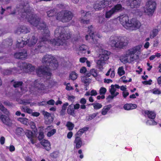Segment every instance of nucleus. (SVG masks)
<instances>
[{"label": "nucleus", "mask_w": 161, "mask_h": 161, "mask_svg": "<svg viewBox=\"0 0 161 161\" xmlns=\"http://www.w3.org/2000/svg\"><path fill=\"white\" fill-rule=\"evenodd\" d=\"M27 0H22L20 4L17 5L15 10L11 13V14H16L20 16V18L26 19L30 23L37 29L44 31L43 36L40 39L42 40H48L50 36L49 31L43 21L36 14L31 12ZM18 17L20 18L19 16Z\"/></svg>", "instance_id": "1"}, {"label": "nucleus", "mask_w": 161, "mask_h": 161, "mask_svg": "<svg viewBox=\"0 0 161 161\" xmlns=\"http://www.w3.org/2000/svg\"><path fill=\"white\" fill-rule=\"evenodd\" d=\"M42 62L47 66H41L36 69V73L39 77L44 76L50 77L51 75L50 69L55 70L58 66L57 60L51 55H44L42 59Z\"/></svg>", "instance_id": "2"}, {"label": "nucleus", "mask_w": 161, "mask_h": 161, "mask_svg": "<svg viewBox=\"0 0 161 161\" xmlns=\"http://www.w3.org/2000/svg\"><path fill=\"white\" fill-rule=\"evenodd\" d=\"M142 47V45H139L133 47L132 48L128 50L125 52V57L122 58L121 59L122 61L124 63H126L129 62L128 58L127 57L130 56V60L131 62H133L135 60L136 58L135 57L134 54L136 53H138L141 51V48Z\"/></svg>", "instance_id": "3"}, {"label": "nucleus", "mask_w": 161, "mask_h": 161, "mask_svg": "<svg viewBox=\"0 0 161 161\" xmlns=\"http://www.w3.org/2000/svg\"><path fill=\"white\" fill-rule=\"evenodd\" d=\"M47 42L51 46H53L56 48H60L66 50L69 45L68 41H40L39 44H37V49L39 50L41 48H43L44 46L42 43L44 42Z\"/></svg>", "instance_id": "4"}, {"label": "nucleus", "mask_w": 161, "mask_h": 161, "mask_svg": "<svg viewBox=\"0 0 161 161\" xmlns=\"http://www.w3.org/2000/svg\"><path fill=\"white\" fill-rule=\"evenodd\" d=\"M101 51L102 53L99 54V59L96 62L97 67L100 69H103V66L105 64V61L108 59V56L110 54V52L103 49H101Z\"/></svg>", "instance_id": "5"}, {"label": "nucleus", "mask_w": 161, "mask_h": 161, "mask_svg": "<svg viewBox=\"0 0 161 161\" xmlns=\"http://www.w3.org/2000/svg\"><path fill=\"white\" fill-rule=\"evenodd\" d=\"M64 28L62 26L58 27L55 31V35L57 38V40H66L69 39L71 36L69 33L65 34L64 32Z\"/></svg>", "instance_id": "6"}, {"label": "nucleus", "mask_w": 161, "mask_h": 161, "mask_svg": "<svg viewBox=\"0 0 161 161\" xmlns=\"http://www.w3.org/2000/svg\"><path fill=\"white\" fill-rule=\"evenodd\" d=\"M73 15L72 13L68 11H62L57 14L56 19L62 22H68L72 19Z\"/></svg>", "instance_id": "7"}, {"label": "nucleus", "mask_w": 161, "mask_h": 161, "mask_svg": "<svg viewBox=\"0 0 161 161\" xmlns=\"http://www.w3.org/2000/svg\"><path fill=\"white\" fill-rule=\"evenodd\" d=\"M156 3L152 0L148 1L147 3L146 7L144 8V12L149 16H152L156 8Z\"/></svg>", "instance_id": "8"}, {"label": "nucleus", "mask_w": 161, "mask_h": 161, "mask_svg": "<svg viewBox=\"0 0 161 161\" xmlns=\"http://www.w3.org/2000/svg\"><path fill=\"white\" fill-rule=\"evenodd\" d=\"M18 67L20 70L25 73L32 72L35 69L34 67L31 64L26 62H19Z\"/></svg>", "instance_id": "9"}, {"label": "nucleus", "mask_w": 161, "mask_h": 161, "mask_svg": "<svg viewBox=\"0 0 161 161\" xmlns=\"http://www.w3.org/2000/svg\"><path fill=\"white\" fill-rule=\"evenodd\" d=\"M122 9V6L120 4H117L115 5L110 10L106 12L105 17L107 18H110L115 13L120 11H121Z\"/></svg>", "instance_id": "10"}, {"label": "nucleus", "mask_w": 161, "mask_h": 161, "mask_svg": "<svg viewBox=\"0 0 161 161\" xmlns=\"http://www.w3.org/2000/svg\"><path fill=\"white\" fill-rule=\"evenodd\" d=\"M111 1L110 0H101L97 1L94 5V9L97 10H100L107 6L111 3Z\"/></svg>", "instance_id": "11"}, {"label": "nucleus", "mask_w": 161, "mask_h": 161, "mask_svg": "<svg viewBox=\"0 0 161 161\" xmlns=\"http://www.w3.org/2000/svg\"><path fill=\"white\" fill-rule=\"evenodd\" d=\"M112 47L122 48L126 46L128 44L127 41H111Z\"/></svg>", "instance_id": "12"}, {"label": "nucleus", "mask_w": 161, "mask_h": 161, "mask_svg": "<svg viewBox=\"0 0 161 161\" xmlns=\"http://www.w3.org/2000/svg\"><path fill=\"white\" fill-rule=\"evenodd\" d=\"M128 29L130 28H134V29L139 28L141 26L140 22L136 19H132L130 21L129 24H128Z\"/></svg>", "instance_id": "13"}, {"label": "nucleus", "mask_w": 161, "mask_h": 161, "mask_svg": "<svg viewBox=\"0 0 161 161\" xmlns=\"http://www.w3.org/2000/svg\"><path fill=\"white\" fill-rule=\"evenodd\" d=\"M119 20L123 26L128 29V24L130 22L128 16L125 14L121 15L119 16Z\"/></svg>", "instance_id": "14"}, {"label": "nucleus", "mask_w": 161, "mask_h": 161, "mask_svg": "<svg viewBox=\"0 0 161 161\" xmlns=\"http://www.w3.org/2000/svg\"><path fill=\"white\" fill-rule=\"evenodd\" d=\"M43 81L41 80H35L34 82V86L35 88L40 90H44L46 87H49L50 85H49L47 86H45L44 84Z\"/></svg>", "instance_id": "15"}, {"label": "nucleus", "mask_w": 161, "mask_h": 161, "mask_svg": "<svg viewBox=\"0 0 161 161\" xmlns=\"http://www.w3.org/2000/svg\"><path fill=\"white\" fill-rule=\"evenodd\" d=\"M27 56V52L25 50L21 52L16 53L14 55V57L15 58L22 60L25 59Z\"/></svg>", "instance_id": "16"}, {"label": "nucleus", "mask_w": 161, "mask_h": 161, "mask_svg": "<svg viewBox=\"0 0 161 161\" xmlns=\"http://www.w3.org/2000/svg\"><path fill=\"white\" fill-rule=\"evenodd\" d=\"M0 119L4 124L8 125L11 126V122L10 120L8 117L2 114V113L0 112Z\"/></svg>", "instance_id": "17"}, {"label": "nucleus", "mask_w": 161, "mask_h": 161, "mask_svg": "<svg viewBox=\"0 0 161 161\" xmlns=\"http://www.w3.org/2000/svg\"><path fill=\"white\" fill-rule=\"evenodd\" d=\"M127 4L132 8H137L140 4V0H127Z\"/></svg>", "instance_id": "18"}, {"label": "nucleus", "mask_w": 161, "mask_h": 161, "mask_svg": "<svg viewBox=\"0 0 161 161\" xmlns=\"http://www.w3.org/2000/svg\"><path fill=\"white\" fill-rule=\"evenodd\" d=\"M88 32L89 33V35H87L86 36V40L88 39L93 40L94 31L92 26L91 25L88 27Z\"/></svg>", "instance_id": "19"}, {"label": "nucleus", "mask_w": 161, "mask_h": 161, "mask_svg": "<svg viewBox=\"0 0 161 161\" xmlns=\"http://www.w3.org/2000/svg\"><path fill=\"white\" fill-rule=\"evenodd\" d=\"M40 143L46 150L48 151L50 150L51 148L50 143L48 140L43 139L41 141Z\"/></svg>", "instance_id": "20"}, {"label": "nucleus", "mask_w": 161, "mask_h": 161, "mask_svg": "<svg viewBox=\"0 0 161 161\" xmlns=\"http://www.w3.org/2000/svg\"><path fill=\"white\" fill-rule=\"evenodd\" d=\"M74 144L75 146V147L76 149H78L80 148L83 145L81 139L77 137L75 138Z\"/></svg>", "instance_id": "21"}, {"label": "nucleus", "mask_w": 161, "mask_h": 161, "mask_svg": "<svg viewBox=\"0 0 161 161\" xmlns=\"http://www.w3.org/2000/svg\"><path fill=\"white\" fill-rule=\"evenodd\" d=\"M25 132L27 137L30 139L31 143L32 144H34L35 142L33 139L34 137L33 132L29 130H26Z\"/></svg>", "instance_id": "22"}, {"label": "nucleus", "mask_w": 161, "mask_h": 161, "mask_svg": "<svg viewBox=\"0 0 161 161\" xmlns=\"http://www.w3.org/2000/svg\"><path fill=\"white\" fill-rule=\"evenodd\" d=\"M144 113L149 119H153L156 117V114L154 111L147 110L144 111Z\"/></svg>", "instance_id": "23"}, {"label": "nucleus", "mask_w": 161, "mask_h": 161, "mask_svg": "<svg viewBox=\"0 0 161 161\" xmlns=\"http://www.w3.org/2000/svg\"><path fill=\"white\" fill-rule=\"evenodd\" d=\"M126 39V37L120 36L118 35H114L111 36L110 38V40H122Z\"/></svg>", "instance_id": "24"}, {"label": "nucleus", "mask_w": 161, "mask_h": 161, "mask_svg": "<svg viewBox=\"0 0 161 161\" xmlns=\"http://www.w3.org/2000/svg\"><path fill=\"white\" fill-rule=\"evenodd\" d=\"M137 107V105L136 104L132 103L126 104L124 106V108L126 110H130L136 108Z\"/></svg>", "instance_id": "25"}, {"label": "nucleus", "mask_w": 161, "mask_h": 161, "mask_svg": "<svg viewBox=\"0 0 161 161\" xmlns=\"http://www.w3.org/2000/svg\"><path fill=\"white\" fill-rule=\"evenodd\" d=\"M11 82L12 83L13 86L14 88H17L20 87L21 89L22 88L21 87L23 83V82L21 81H17L14 80H12L11 81Z\"/></svg>", "instance_id": "26"}, {"label": "nucleus", "mask_w": 161, "mask_h": 161, "mask_svg": "<svg viewBox=\"0 0 161 161\" xmlns=\"http://www.w3.org/2000/svg\"><path fill=\"white\" fill-rule=\"evenodd\" d=\"M74 111L75 110L73 108V105L72 104H71L68 106L67 109V112L69 114L75 117V115Z\"/></svg>", "instance_id": "27"}, {"label": "nucleus", "mask_w": 161, "mask_h": 161, "mask_svg": "<svg viewBox=\"0 0 161 161\" xmlns=\"http://www.w3.org/2000/svg\"><path fill=\"white\" fill-rule=\"evenodd\" d=\"M79 49L80 52L83 53L85 54L87 51H88V54L90 53L88 51V47L85 45H81L79 47Z\"/></svg>", "instance_id": "28"}, {"label": "nucleus", "mask_w": 161, "mask_h": 161, "mask_svg": "<svg viewBox=\"0 0 161 161\" xmlns=\"http://www.w3.org/2000/svg\"><path fill=\"white\" fill-rule=\"evenodd\" d=\"M17 68H11L9 69H6L3 71V74L4 75H9L14 72L15 71H17Z\"/></svg>", "instance_id": "29"}, {"label": "nucleus", "mask_w": 161, "mask_h": 161, "mask_svg": "<svg viewBox=\"0 0 161 161\" xmlns=\"http://www.w3.org/2000/svg\"><path fill=\"white\" fill-rule=\"evenodd\" d=\"M81 80L86 85H88L91 82V80L89 78H87L86 76H83L81 78Z\"/></svg>", "instance_id": "30"}, {"label": "nucleus", "mask_w": 161, "mask_h": 161, "mask_svg": "<svg viewBox=\"0 0 161 161\" xmlns=\"http://www.w3.org/2000/svg\"><path fill=\"white\" fill-rule=\"evenodd\" d=\"M56 9H53L47 12V16L49 17L54 16L56 15Z\"/></svg>", "instance_id": "31"}, {"label": "nucleus", "mask_w": 161, "mask_h": 161, "mask_svg": "<svg viewBox=\"0 0 161 161\" xmlns=\"http://www.w3.org/2000/svg\"><path fill=\"white\" fill-rule=\"evenodd\" d=\"M112 106L111 105H108L107 106H105L104 107L102 111V114L103 115L106 114L108 110L111 108Z\"/></svg>", "instance_id": "32"}, {"label": "nucleus", "mask_w": 161, "mask_h": 161, "mask_svg": "<svg viewBox=\"0 0 161 161\" xmlns=\"http://www.w3.org/2000/svg\"><path fill=\"white\" fill-rule=\"evenodd\" d=\"M17 42L16 44V46L18 48L23 47L27 44V41H19V42Z\"/></svg>", "instance_id": "33"}, {"label": "nucleus", "mask_w": 161, "mask_h": 161, "mask_svg": "<svg viewBox=\"0 0 161 161\" xmlns=\"http://www.w3.org/2000/svg\"><path fill=\"white\" fill-rule=\"evenodd\" d=\"M158 30L157 29H153L150 33V38L152 39L156 36L158 34Z\"/></svg>", "instance_id": "34"}, {"label": "nucleus", "mask_w": 161, "mask_h": 161, "mask_svg": "<svg viewBox=\"0 0 161 161\" xmlns=\"http://www.w3.org/2000/svg\"><path fill=\"white\" fill-rule=\"evenodd\" d=\"M98 114V113H95L91 114H90L89 116L86 117V121H89L95 118Z\"/></svg>", "instance_id": "35"}, {"label": "nucleus", "mask_w": 161, "mask_h": 161, "mask_svg": "<svg viewBox=\"0 0 161 161\" xmlns=\"http://www.w3.org/2000/svg\"><path fill=\"white\" fill-rule=\"evenodd\" d=\"M102 28L104 31H108L111 30V27L110 24L108 23H107L106 25H103Z\"/></svg>", "instance_id": "36"}, {"label": "nucleus", "mask_w": 161, "mask_h": 161, "mask_svg": "<svg viewBox=\"0 0 161 161\" xmlns=\"http://www.w3.org/2000/svg\"><path fill=\"white\" fill-rule=\"evenodd\" d=\"M53 116H51L45 119V123L46 125H49L53 122L54 120Z\"/></svg>", "instance_id": "37"}, {"label": "nucleus", "mask_w": 161, "mask_h": 161, "mask_svg": "<svg viewBox=\"0 0 161 161\" xmlns=\"http://www.w3.org/2000/svg\"><path fill=\"white\" fill-rule=\"evenodd\" d=\"M24 132L23 129L19 127L16 128L15 131V133L18 135H22Z\"/></svg>", "instance_id": "38"}, {"label": "nucleus", "mask_w": 161, "mask_h": 161, "mask_svg": "<svg viewBox=\"0 0 161 161\" xmlns=\"http://www.w3.org/2000/svg\"><path fill=\"white\" fill-rule=\"evenodd\" d=\"M18 120L25 125H27L28 123V119L25 118H19Z\"/></svg>", "instance_id": "39"}, {"label": "nucleus", "mask_w": 161, "mask_h": 161, "mask_svg": "<svg viewBox=\"0 0 161 161\" xmlns=\"http://www.w3.org/2000/svg\"><path fill=\"white\" fill-rule=\"evenodd\" d=\"M93 105L94 108L95 109H98L102 107V105L99 103H93L90 104Z\"/></svg>", "instance_id": "40"}, {"label": "nucleus", "mask_w": 161, "mask_h": 161, "mask_svg": "<svg viewBox=\"0 0 161 161\" xmlns=\"http://www.w3.org/2000/svg\"><path fill=\"white\" fill-rule=\"evenodd\" d=\"M66 125L68 128V129L70 130H72L74 127V124L70 122H68Z\"/></svg>", "instance_id": "41"}, {"label": "nucleus", "mask_w": 161, "mask_h": 161, "mask_svg": "<svg viewBox=\"0 0 161 161\" xmlns=\"http://www.w3.org/2000/svg\"><path fill=\"white\" fill-rule=\"evenodd\" d=\"M118 73L119 76H121L125 74V72L122 67H119L118 69Z\"/></svg>", "instance_id": "42"}, {"label": "nucleus", "mask_w": 161, "mask_h": 161, "mask_svg": "<svg viewBox=\"0 0 161 161\" xmlns=\"http://www.w3.org/2000/svg\"><path fill=\"white\" fill-rule=\"evenodd\" d=\"M111 88L109 90V92L112 95L115 94L116 89L114 88V85H112L111 86Z\"/></svg>", "instance_id": "43"}, {"label": "nucleus", "mask_w": 161, "mask_h": 161, "mask_svg": "<svg viewBox=\"0 0 161 161\" xmlns=\"http://www.w3.org/2000/svg\"><path fill=\"white\" fill-rule=\"evenodd\" d=\"M146 124L150 125H155L157 124V123L153 119H152L148 120L146 122Z\"/></svg>", "instance_id": "44"}, {"label": "nucleus", "mask_w": 161, "mask_h": 161, "mask_svg": "<svg viewBox=\"0 0 161 161\" xmlns=\"http://www.w3.org/2000/svg\"><path fill=\"white\" fill-rule=\"evenodd\" d=\"M42 114L44 116L45 119L52 116L51 115L50 113L45 111H44L42 112Z\"/></svg>", "instance_id": "45"}, {"label": "nucleus", "mask_w": 161, "mask_h": 161, "mask_svg": "<svg viewBox=\"0 0 161 161\" xmlns=\"http://www.w3.org/2000/svg\"><path fill=\"white\" fill-rule=\"evenodd\" d=\"M77 78V75L74 72H72V73L70 75L69 78L72 80H74Z\"/></svg>", "instance_id": "46"}, {"label": "nucleus", "mask_w": 161, "mask_h": 161, "mask_svg": "<svg viewBox=\"0 0 161 161\" xmlns=\"http://www.w3.org/2000/svg\"><path fill=\"white\" fill-rule=\"evenodd\" d=\"M91 75L94 77L97 76V71L94 69H91L90 71Z\"/></svg>", "instance_id": "47"}, {"label": "nucleus", "mask_w": 161, "mask_h": 161, "mask_svg": "<svg viewBox=\"0 0 161 161\" xmlns=\"http://www.w3.org/2000/svg\"><path fill=\"white\" fill-rule=\"evenodd\" d=\"M56 132V130L55 129H53L47 132V136L48 137H50L54 134Z\"/></svg>", "instance_id": "48"}, {"label": "nucleus", "mask_w": 161, "mask_h": 161, "mask_svg": "<svg viewBox=\"0 0 161 161\" xmlns=\"http://www.w3.org/2000/svg\"><path fill=\"white\" fill-rule=\"evenodd\" d=\"M107 91L106 88L102 87L99 90V93L100 95H104Z\"/></svg>", "instance_id": "49"}, {"label": "nucleus", "mask_w": 161, "mask_h": 161, "mask_svg": "<svg viewBox=\"0 0 161 161\" xmlns=\"http://www.w3.org/2000/svg\"><path fill=\"white\" fill-rule=\"evenodd\" d=\"M0 110L2 111L3 113L6 114L8 115L9 114V112L6 108H5L4 106L2 107L1 108H0Z\"/></svg>", "instance_id": "50"}, {"label": "nucleus", "mask_w": 161, "mask_h": 161, "mask_svg": "<svg viewBox=\"0 0 161 161\" xmlns=\"http://www.w3.org/2000/svg\"><path fill=\"white\" fill-rule=\"evenodd\" d=\"M44 137V135L43 132L40 131L39 132V135L38 137V140L39 141L42 140Z\"/></svg>", "instance_id": "51"}, {"label": "nucleus", "mask_w": 161, "mask_h": 161, "mask_svg": "<svg viewBox=\"0 0 161 161\" xmlns=\"http://www.w3.org/2000/svg\"><path fill=\"white\" fill-rule=\"evenodd\" d=\"M21 30H22V33H27L29 32V30H28L25 26H21Z\"/></svg>", "instance_id": "52"}, {"label": "nucleus", "mask_w": 161, "mask_h": 161, "mask_svg": "<svg viewBox=\"0 0 161 161\" xmlns=\"http://www.w3.org/2000/svg\"><path fill=\"white\" fill-rule=\"evenodd\" d=\"M36 41H28L27 42V44L29 47H32L36 43Z\"/></svg>", "instance_id": "53"}, {"label": "nucleus", "mask_w": 161, "mask_h": 161, "mask_svg": "<svg viewBox=\"0 0 161 161\" xmlns=\"http://www.w3.org/2000/svg\"><path fill=\"white\" fill-rule=\"evenodd\" d=\"M83 133V132L80 129L75 134V138L77 137L80 138V137Z\"/></svg>", "instance_id": "54"}, {"label": "nucleus", "mask_w": 161, "mask_h": 161, "mask_svg": "<svg viewBox=\"0 0 161 161\" xmlns=\"http://www.w3.org/2000/svg\"><path fill=\"white\" fill-rule=\"evenodd\" d=\"M58 153L57 152H54L50 154V156L53 158H56L58 156Z\"/></svg>", "instance_id": "55"}, {"label": "nucleus", "mask_w": 161, "mask_h": 161, "mask_svg": "<svg viewBox=\"0 0 161 161\" xmlns=\"http://www.w3.org/2000/svg\"><path fill=\"white\" fill-rule=\"evenodd\" d=\"M80 21L81 23L83 24H88L90 22V20L89 19L86 20H85L83 18L81 17L80 19Z\"/></svg>", "instance_id": "56"}, {"label": "nucleus", "mask_w": 161, "mask_h": 161, "mask_svg": "<svg viewBox=\"0 0 161 161\" xmlns=\"http://www.w3.org/2000/svg\"><path fill=\"white\" fill-rule=\"evenodd\" d=\"M21 26L18 27L15 31V33L18 34H19L22 33Z\"/></svg>", "instance_id": "57"}, {"label": "nucleus", "mask_w": 161, "mask_h": 161, "mask_svg": "<svg viewBox=\"0 0 161 161\" xmlns=\"http://www.w3.org/2000/svg\"><path fill=\"white\" fill-rule=\"evenodd\" d=\"M122 96L124 98H125L129 95V93L127 91L123 92H122Z\"/></svg>", "instance_id": "58"}, {"label": "nucleus", "mask_w": 161, "mask_h": 161, "mask_svg": "<svg viewBox=\"0 0 161 161\" xmlns=\"http://www.w3.org/2000/svg\"><path fill=\"white\" fill-rule=\"evenodd\" d=\"M119 94V92H116L115 93V94H114V95H109L108 97L107 98V99H110V98L112 99H113L114 97H116L117 95H118Z\"/></svg>", "instance_id": "59"}, {"label": "nucleus", "mask_w": 161, "mask_h": 161, "mask_svg": "<svg viewBox=\"0 0 161 161\" xmlns=\"http://www.w3.org/2000/svg\"><path fill=\"white\" fill-rule=\"evenodd\" d=\"M153 93L155 94H161V92L158 89H156L153 90Z\"/></svg>", "instance_id": "60"}, {"label": "nucleus", "mask_w": 161, "mask_h": 161, "mask_svg": "<svg viewBox=\"0 0 161 161\" xmlns=\"http://www.w3.org/2000/svg\"><path fill=\"white\" fill-rule=\"evenodd\" d=\"M55 101L53 99H51L47 101V104L49 105H53L55 103Z\"/></svg>", "instance_id": "61"}, {"label": "nucleus", "mask_w": 161, "mask_h": 161, "mask_svg": "<svg viewBox=\"0 0 161 161\" xmlns=\"http://www.w3.org/2000/svg\"><path fill=\"white\" fill-rule=\"evenodd\" d=\"M6 148L7 149H9L10 152H13L15 150V147L13 145H11L9 147H7Z\"/></svg>", "instance_id": "62"}, {"label": "nucleus", "mask_w": 161, "mask_h": 161, "mask_svg": "<svg viewBox=\"0 0 161 161\" xmlns=\"http://www.w3.org/2000/svg\"><path fill=\"white\" fill-rule=\"evenodd\" d=\"M69 105V104L68 103H64L62 106V111H65L66 108Z\"/></svg>", "instance_id": "63"}, {"label": "nucleus", "mask_w": 161, "mask_h": 161, "mask_svg": "<svg viewBox=\"0 0 161 161\" xmlns=\"http://www.w3.org/2000/svg\"><path fill=\"white\" fill-rule=\"evenodd\" d=\"M86 69L85 67H82L80 70V73H86Z\"/></svg>", "instance_id": "64"}]
</instances>
